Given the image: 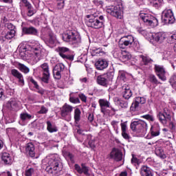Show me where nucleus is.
<instances>
[{"label": "nucleus", "mask_w": 176, "mask_h": 176, "mask_svg": "<svg viewBox=\"0 0 176 176\" xmlns=\"http://www.w3.org/2000/svg\"><path fill=\"white\" fill-rule=\"evenodd\" d=\"M46 50L41 46L32 47L30 52H28L26 58L30 64H36L38 61H41L45 57Z\"/></svg>", "instance_id": "obj_1"}, {"label": "nucleus", "mask_w": 176, "mask_h": 176, "mask_svg": "<svg viewBox=\"0 0 176 176\" xmlns=\"http://www.w3.org/2000/svg\"><path fill=\"white\" fill-rule=\"evenodd\" d=\"M46 162L48 166L46 167L45 170L49 174H53L54 171L58 173L63 168L60 157L57 154H52L47 157Z\"/></svg>", "instance_id": "obj_2"}, {"label": "nucleus", "mask_w": 176, "mask_h": 176, "mask_svg": "<svg viewBox=\"0 0 176 176\" xmlns=\"http://www.w3.org/2000/svg\"><path fill=\"white\" fill-rule=\"evenodd\" d=\"M87 19V25L91 27V28H95L98 30L104 27V16L100 15L98 12H95L86 16Z\"/></svg>", "instance_id": "obj_3"}, {"label": "nucleus", "mask_w": 176, "mask_h": 176, "mask_svg": "<svg viewBox=\"0 0 176 176\" xmlns=\"http://www.w3.org/2000/svg\"><path fill=\"white\" fill-rule=\"evenodd\" d=\"M131 129L134 133L144 135L148 131V124L144 120L133 121L131 123Z\"/></svg>", "instance_id": "obj_4"}, {"label": "nucleus", "mask_w": 176, "mask_h": 176, "mask_svg": "<svg viewBox=\"0 0 176 176\" xmlns=\"http://www.w3.org/2000/svg\"><path fill=\"white\" fill-rule=\"evenodd\" d=\"M62 38L65 42H72V43H80L81 42L80 35L76 32L64 33Z\"/></svg>", "instance_id": "obj_5"}, {"label": "nucleus", "mask_w": 176, "mask_h": 176, "mask_svg": "<svg viewBox=\"0 0 176 176\" xmlns=\"http://www.w3.org/2000/svg\"><path fill=\"white\" fill-rule=\"evenodd\" d=\"M140 19L144 21L147 25L150 27H157L159 25V21L156 17L151 15V14L141 13L140 14Z\"/></svg>", "instance_id": "obj_6"}, {"label": "nucleus", "mask_w": 176, "mask_h": 176, "mask_svg": "<svg viewBox=\"0 0 176 176\" xmlns=\"http://www.w3.org/2000/svg\"><path fill=\"white\" fill-rule=\"evenodd\" d=\"M107 13L116 17V19H123V8L120 6H111L107 8Z\"/></svg>", "instance_id": "obj_7"}, {"label": "nucleus", "mask_w": 176, "mask_h": 176, "mask_svg": "<svg viewBox=\"0 0 176 176\" xmlns=\"http://www.w3.org/2000/svg\"><path fill=\"white\" fill-rule=\"evenodd\" d=\"M162 21L164 24H174L175 21V17H174V13L171 10H165L162 12Z\"/></svg>", "instance_id": "obj_8"}, {"label": "nucleus", "mask_w": 176, "mask_h": 176, "mask_svg": "<svg viewBox=\"0 0 176 176\" xmlns=\"http://www.w3.org/2000/svg\"><path fill=\"white\" fill-rule=\"evenodd\" d=\"M157 117L162 124H167V122L171 120V111L166 107L163 111H158Z\"/></svg>", "instance_id": "obj_9"}, {"label": "nucleus", "mask_w": 176, "mask_h": 176, "mask_svg": "<svg viewBox=\"0 0 176 176\" xmlns=\"http://www.w3.org/2000/svg\"><path fill=\"white\" fill-rule=\"evenodd\" d=\"M134 43V37L131 35L122 37L118 43L120 49H126V46H131Z\"/></svg>", "instance_id": "obj_10"}, {"label": "nucleus", "mask_w": 176, "mask_h": 176, "mask_svg": "<svg viewBox=\"0 0 176 176\" xmlns=\"http://www.w3.org/2000/svg\"><path fill=\"white\" fill-rule=\"evenodd\" d=\"M72 111H74V107L65 103L60 110V115L62 118L65 119L67 120V121L71 120V113H72Z\"/></svg>", "instance_id": "obj_11"}, {"label": "nucleus", "mask_w": 176, "mask_h": 176, "mask_svg": "<svg viewBox=\"0 0 176 176\" xmlns=\"http://www.w3.org/2000/svg\"><path fill=\"white\" fill-rule=\"evenodd\" d=\"M40 67L42 69L43 72L41 80L44 82V83H49V79H50V70H49V64L44 63Z\"/></svg>", "instance_id": "obj_12"}, {"label": "nucleus", "mask_w": 176, "mask_h": 176, "mask_svg": "<svg viewBox=\"0 0 176 176\" xmlns=\"http://www.w3.org/2000/svg\"><path fill=\"white\" fill-rule=\"evenodd\" d=\"M65 69V66L63 64L59 63L56 65L53 69V76L54 79L56 80H60L61 79V76L63 75V72Z\"/></svg>", "instance_id": "obj_13"}, {"label": "nucleus", "mask_w": 176, "mask_h": 176, "mask_svg": "<svg viewBox=\"0 0 176 176\" xmlns=\"http://www.w3.org/2000/svg\"><path fill=\"white\" fill-rule=\"evenodd\" d=\"M108 76L109 79L113 78V72H107L106 74L98 76L97 78V82L100 86H108Z\"/></svg>", "instance_id": "obj_14"}, {"label": "nucleus", "mask_w": 176, "mask_h": 176, "mask_svg": "<svg viewBox=\"0 0 176 176\" xmlns=\"http://www.w3.org/2000/svg\"><path fill=\"white\" fill-rule=\"evenodd\" d=\"M154 69L155 71L156 75L161 80H166L167 78L166 77V70L163 66L160 65H155Z\"/></svg>", "instance_id": "obj_15"}, {"label": "nucleus", "mask_w": 176, "mask_h": 176, "mask_svg": "<svg viewBox=\"0 0 176 176\" xmlns=\"http://www.w3.org/2000/svg\"><path fill=\"white\" fill-rule=\"evenodd\" d=\"M151 39L157 43H163L166 39V34L164 32L153 33L151 35Z\"/></svg>", "instance_id": "obj_16"}, {"label": "nucleus", "mask_w": 176, "mask_h": 176, "mask_svg": "<svg viewBox=\"0 0 176 176\" xmlns=\"http://www.w3.org/2000/svg\"><path fill=\"white\" fill-rule=\"evenodd\" d=\"M110 157L116 162H120L123 159V153L120 150L114 148L110 153Z\"/></svg>", "instance_id": "obj_17"}, {"label": "nucleus", "mask_w": 176, "mask_h": 176, "mask_svg": "<svg viewBox=\"0 0 176 176\" xmlns=\"http://www.w3.org/2000/svg\"><path fill=\"white\" fill-rule=\"evenodd\" d=\"M56 52H58L59 56H60L62 58H65L66 60H71V56L67 55V53L69 52V48L66 47H58L56 49Z\"/></svg>", "instance_id": "obj_18"}, {"label": "nucleus", "mask_w": 176, "mask_h": 176, "mask_svg": "<svg viewBox=\"0 0 176 176\" xmlns=\"http://www.w3.org/2000/svg\"><path fill=\"white\" fill-rule=\"evenodd\" d=\"M98 103L100 107V111L103 115H105L107 113V108H111V103L105 99H100Z\"/></svg>", "instance_id": "obj_19"}, {"label": "nucleus", "mask_w": 176, "mask_h": 176, "mask_svg": "<svg viewBox=\"0 0 176 176\" xmlns=\"http://www.w3.org/2000/svg\"><path fill=\"white\" fill-rule=\"evenodd\" d=\"M121 126V135L122 137L126 140H130V135L127 133V121L122 122Z\"/></svg>", "instance_id": "obj_20"}, {"label": "nucleus", "mask_w": 176, "mask_h": 176, "mask_svg": "<svg viewBox=\"0 0 176 176\" xmlns=\"http://www.w3.org/2000/svg\"><path fill=\"white\" fill-rule=\"evenodd\" d=\"M95 66L96 69H99V71H102V69H105L108 67V61L105 59L100 58L95 63Z\"/></svg>", "instance_id": "obj_21"}, {"label": "nucleus", "mask_w": 176, "mask_h": 176, "mask_svg": "<svg viewBox=\"0 0 176 176\" xmlns=\"http://www.w3.org/2000/svg\"><path fill=\"white\" fill-rule=\"evenodd\" d=\"M122 96L125 100H130L133 96V92L130 89V87L127 85H125L122 87Z\"/></svg>", "instance_id": "obj_22"}, {"label": "nucleus", "mask_w": 176, "mask_h": 176, "mask_svg": "<svg viewBox=\"0 0 176 176\" xmlns=\"http://www.w3.org/2000/svg\"><path fill=\"white\" fill-rule=\"evenodd\" d=\"M11 75H12L14 78H16V79H18L21 85H24V77L23 76V74L20 72H19V70L16 69H11Z\"/></svg>", "instance_id": "obj_23"}, {"label": "nucleus", "mask_w": 176, "mask_h": 176, "mask_svg": "<svg viewBox=\"0 0 176 176\" xmlns=\"http://www.w3.org/2000/svg\"><path fill=\"white\" fill-rule=\"evenodd\" d=\"M25 151L30 155V157H35V146L32 143H28L26 145Z\"/></svg>", "instance_id": "obj_24"}, {"label": "nucleus", "mask_w": 176, "mask_h": 176, "mask_svg": "<svg viewBox=\"0 0 176 176\" xmlns=\"http://www.w3.org/2000/svg\"><path fill=\"white\" fill-rule=\"evenodd\" d=\"M23 32L27 35H38V30L34 27L23 28Z\"/></svg>", "instance_id": "obj_25"}, {"label": "nucleus", "mask_w": 176, "mask_h": 176, "mask_svg": "<svg viewBox=\"0 0 176 176\" xmlns=\"http://www.w3.org/2000/svg\"><path fill=\"white\" fill-rule=\"evenodd\" d=\"M140 174L142 176H153V174H152V170H151V168L146 166H142L140 169Z\"/></svg>", "instance_id": "obj_26"}, {"label": "nucleus", "mask_w": 176, "mask_h": 176, "mask_svg": "<svg viewBox=\"0 0 176 176\" xmlns=\"http://www.w3.org/2000/svg\"><path fill=\"white\" fill-rule=\"evenodd\" d=\"M1 160L5 164H10V163H12V157H10V154L8 153H3L2 154Z\"/></svg>", "instance_id": "obj_27"}, {"label": "nucleus", "mask_w": 176, "mask_h": 176, "mask_svg": "<svg viewBox=\"0 0 176 176\" xmlns=\"http://www.w3.org/2000/svg\"><path fill=\"white\" fill-rule=\"evenodd\" d=\"M131 58V54H130V52L126 50L121 52L120 59L122 60V61H128V60H130Z\"/></svg>", "instance_id": "obj_28"}, {"label": "nucleus", "mask_w": 176, "mask_h": 176, "mask_svg": "<svg viewBox=\"0 0 176 176\" xmlns=\"http://www.w3.org/2000/svg\"><path fill=\"white\" fill-rule=\"evenodd\" d=\"M8 105H10V108L12 109H16V108H19L20 102L16 98H12L8 102Z\"/></svg>", "instance_id": "obj_29"}, {"label": "nucleus", "mask_w": 176, "mask_h": 176, "mask_svg": "<svg viewBox=\"0 0 176 176\" xmlns=\"http://www.w3.org/2000/svg\"><path fill=\"white\" fill-rule=\"evenodd\" d=\"M17 67L19 71H21V72H23V74H28V72H30V68L24 64L19 63L17 64Z\"/></svg>", "instance_id": "obj_30"}, {"label": "nucleus", "mask_w": 176, "mask_h": 176, "mask_svg": "<svg viewBox=\"0 0 176 176\" xmlns=\"http://www.w3.org/2000/svg\"><path fill=\"white\" fill-rule=\"evenodd\" d=\"M116 101L121 108H128L129 107V102L128 101H124L122 100L120 98H116Z\"/></svg>", "instance_id": "obj_31"}, {"label": "nucleus", "mask_w": 176, "mask_h": 176, "mask_svg": "<svg viewBox=\"0 0 176 176\" xmlns=\"http://www.w3.org/2000/svg\"><path fill=\"white\" fill-rule=\"evenodd\" d=\"M82 112L79 108H76L74 110V120L76 123H78L80 120V115Z\"/></svg>", "instance_id": "obj_32"}, {"label": "nucleus", "mask_w": 176, "mask_h": 176, "mask_svg": "<svg viewBox=\"0 0 176 176\" xmlns=\"http://www.w3.org/2000/svg\"><path fill=\"white\" fill-rule=\"evenodd\" d=\"M148 2L152 5V6H154V8H159L163 2V0H148Z\"/></svg>", "instance_id": "obj_33"}, {"label": "nucleus", "mask_w": 176, "mask_h": 176, "mask_svg": "<svg viewBox=\"0 0 176 176\" xmlns=\"http://www.w3.org/2000/svg\"><path fill=\"white\" fill-rule=\"evenodd\" d=\"M155 153L157 156H159L161 159H166V154H164V151H163V149L158 148L156 149Z\"/></svg>", "instance_id": "obj_34"}, {"label": "nucleus", "mask_w": 176, "mask_h": 176, "mask_svg": "<svg viewBox=\"0 0 176 176\" xmlns=\"http://www.w3.org/2000/svg\"><path fill=\"white\" fill-rule=\"evenodd\" d=\"M20 118L21 120H30V119L32 118V116L28 113H22L20 115Z\"/></svg>", "instance_id": "obj_35"}, {"label": "nucleus", "mask_w": 176, "mask_h": 176, "mask_svg": "<svg viewBox=\"0 0 176 176\" xmlns=\"http://www.w3.org/2000/svg\"><path fill=\"white\" fill-rule=\"evenodd\" d=\"M47 129L48 131H50V133H54L57 131V129L53 127V125L52 124V122H50V121L47 122Z\"/></svg>", "instance_id": "obj_36"}, {"label": "nucleus", "mask_w": 176, "mask_h": 176, "mask_svg": "<svg viewBox=\"0 0 176 176\" xmlns=\"http://www.w3.org/2000/svg\"><path fill=\"white\" fill-rule=\"evenodd\" d=\"M16 35V31H8L6 34V39H12V38H14Z\"/></svg>", "instance_id": "obj_37"}, {"label": "nucleus", "mask_w": 176, "mask_h": 176, "mask_svg": "<svg viewBox=\"0 0 176 176\" xmlns=\"http://www.w3.org/2000/svg\"><path fill=\"white\" fill-rule=\"evenodd\" d=\"M135 101L138 102V104L140 105V104H145L146 102V100L144 97H136L135 99Z\"/></svg>", "instance_id": "obj_38"}, {"label": "nucleus", "mask_w": 176, "mask_h": 176, "mask_svg": "<svg viewBox=\"0 0 176 176\" xmlns=\"http://www.w3.org/2000/svg\"><path fill=\"white\" fill-rule=\"evenodd\" d=\"M49 43H51V45H53L54 42H56V35L53 33H50L49 34V38H48Z\"/></svg>", "instance_id": "obj_39"}, {"label": "nucleus", "mask_w": 176, "mask_h": 176, "mask_svg": "<svg viewBox=\"0 0 176 176\" xmlns=\"http://www.w3.org/2000/svg\"><path fill=\"white\" fill-rule=\"evenodd\" d=\"M151 135L153 137H157V135H160V129L158 128L157 131H155V127H151Z\"/></svg>", "instance_id": "obj_40"}, {"label": "nucleus", "mask_w": 176, "mask_h": 176, "mask_svg": "<svg viewBox=\"0 0 176 176\" xmlns=\"http://www.w3.org/2000/svg\"><path fill=\"white\" fill-rule=\"evenodd\" d=\"M21 3L24 5L25 8H27V9H31V7L32 6L28 0H21Z\"/></svg>", "instance_id": "obj_41"}, {"label": "nucleus", "mask_w": 176, "mask_h": 176, "mask_svg": "<svg viewBox=\"0 0 176 176\" xmlns=\"http://www.w3.org/2000/svg\"><path fill=\"white\" fill-rule=\"evenodd\" d=\"M141 58H142V60L144 65L149 64V63H151V61H152V59L148 56H141Z\"/></svg>", "instance_id": "obj_42"}, {"label": "nucleus", "mask_w": 176, "mask_h": 176, "mask_svg": "<svg viewBox=\"0 0 176 176\" xmlns=\"http://www.w3.org/2000/svg\"><path fill=\"white\" fill-rule=\"evenodd\" d=\"M140 108V104L135 100V102L132 103L131 107V111H138Z\"/></svg>", "instance_id": "obj_43"}, {"label": "nucleus", "mask_w": 176, "mask_h": 176, "mask_svg": "<svg viewBox=\"0 0 176 176\" xmlns=\"http://www.w3.org/2000/svg\"><path fill=\"white\" fill-rule=\"evenodd\" d=\"M82 171L85 175H89V167L86 166L85 164H81Z\"/></svg>", "instance_id": "obj_44"}, {"label": "nucleus", "mask_w": 176, "mask_h": 176, "mask_svg": "<svg viewBox=\"0 0 176 176\" xmlns=\"http://www.w3.org/2000/svg\"><path fill=\"white\" fill-rule=\"evenodd\" d=\"M150 82L152 83H155V85L159 84V81H157V78H156V76L153 74H151L149 76Z\"/></svg>", "instance_id": "obj_45"}, {"label": "nucleus", "mask_w": 176, "mask_h": 176, "mask_svg": "<svg viewBox=\"0 0 176 176\" xmlns=\"http://www.w3.org/2000/svg\"><path fill=\"white\" fill-rule=\"evenodd\" d=\"M142 118H143V119H146V120H150L151 122L155 121V118L153 117V116L149 114L142 116Z\"/></svg>", "instance_id": "obj_46"}, {"label": "nucleus", "mask_w": 176, "mask_h": 176, "mask_svg": "<svg viewBox=\"0 0 176 176\" xmlns=\"http://www.w3.org/2000/svg\"><path fill=\"white\" fill-rule=\"evenodd\" d=\"M6 27L8 28V30H9V31H16V27L12 23H7Z\"/></svg>", "instance_id": "obj_47"}, {"label": "nucleus", "mask_w": 176, "mask_h": 176, "mask_svg": "<svg viewBox=\"0 0 176 176\" xmlns=\"http://www.w3.org/2000/svg\"><path fill=\"white\" fill-rule=\"evenodd\" d=\"M28 16H29V17H31V16H34V14H35V11H34V8L32 6H30V8H28Z\"/></svg>", "instance_id": "obj_48"}, {"label": "nucleus", "mask_w": 176, "mask_h": 176, "mask_svg": "<svg viewBox=\"0 0 176 176\" xmlns=\"http://www.w3.org/2000/svg\"><path fill=\"white\" fill-rule=\"evenodd\" d=\"M58 3H57V8L58 9H63L64 8V0H57Z\"/></svg>", "instance_id": "obj_49"}, {"label": "nucleus", "mask_w": 176, "mask_h": 176, "mask_svg": "<svg viewBox=\"0 0 176 176\" xmlns=\"http://www.w3.org/2000/svg\"><path fill=\"white\" fill-rule=\"evenodd\" d=\"M69 101L70 102H72V104H79L80 102V100H79V98H74V97H70Z\"/></svg>", "instance_id": "obj_50"}, {"label": "nucleus", "mask_w": 176, "mask_h": 176, "mask_svg": "<svg viewBox=\"0 0 176 176\" xmlns=\"http://www.w3.org/2000/svg\"><path fill=\"white\" fill-rule=\"evenodd\" d=\"M118 76L122 80H126V73L124 72L120 71Z\"/></svg>", "instance_id": "obj_51"}, {"label": "nucleus", "mask_w": 176, "mask_h": 176, "mask_svg": "<svg viewBox=\"0 0 176 176\" xmlns=\"http://www.w3.org/2000/svg\"><path fill=\"white\" fill-rule=\"evenodd\" d=\"M32 174H34V168H30L26 170L25 175H26V176H32Z\"/></svg>", "instance_id": "obj_52"}, {"label": "nucleus", "mask_w": 176, "mask_h": 176, "mask_svg": "<svg viewBox=\"0 0 176 176\" xmlns=\"http://www.w3.org/2000/svg\"><path fill=\"white\" fill-rule=\"evenodd\" d=\"M78 97H79V98H80L81 101H82L83 102H87V97H86L85 94H80L78 95Z\"/></svg>", "instance_id": "obj_53"}, {"label": "nucleus", "mask_w": 176, "mask_h": 176, "mask_svg": "<svg viewBox=\"0 0 176 176\" xmlns=\"http://www.w3.org/2000/svg\"><path fill=\"white\" fill-rule=\"evenodd\" d=\"M111 126H113V129H119V121L113 120L111 122Z\"/></svg>", "instance_id": "obj_54"}, {"label": "nucleus", "mask_w": 176, "mask_h": 176, "mask_svg": "<svg viewBox=\"0 0 176 176\" xmlns=\"http://www.w3.org/2000/svg\"><path fill=\"white\" fill-rule=\"evenodd\" d=\"M93 3H94V5H96V6H102L104 1H102V0H93Z\"/></svg>", "instance_id": "obj_55"}, {"label": "nucleus", "mask_w": 176, "mask_h": 176, "mask_svg": "<svg viewBox=\"0 0 176 176\" xmlns=\"http://www.w3.org/2000/svg\"><path fill=\"white\" fill-rule=\"evenodd\" d=\"M47 109L45 106H42L41 110L38 112L41 114L47 113Z\"/></svg>", "instance_id": "obj_56"}, {"label": "nucleus", "mask_w": 176, "mask_h": 176, "mask_svg": "<svg viewBox=\"0 0 176 176\" xmlns=\"http://www.w3.org/2000/svg\"><path fill=\"white\" fill-rule=\"evenodd\" d=\"M75 167V170H76V171L79 173V174H82V168H80V166L79 165H78V164H76L74 165Z\"/></svg>", "instance_id": "obj_57"}, {"label": "nucleus", "mask_w": 176, "mask_h": 176, "mask_svg": "<svg viewBox=\"0 0 176 176\" xmlns=\"http://www.w3.org/2000/svg\"><path fill=\"white\" fill-rule=\"evenodd\" d=\"M30 82L32 83L36 89H39V85H38V82L34 80V78H30Z\"/></svg>", "instance_id": "obj_58"}, {"label": "nucleus", "mask_w": 176, "mask_h": 176, "mask_svg": "<svg viewBox=\"0 0 176 176\" xmlns=\"http://www.w3.org/2000/svg\"><path fill=\"white\" fill-rule=\"evenodd\" d=\"M88 120L91 123L93 120H94V114L93 113H90L88 116Z\"/></svg>", "instance_id": "obj_59"}, {"label": "nucleus", "mask_w": 176, "mask_h": 176, "mask_svg": "<svg viewBox=\"0 0 176 176\" xmlns=\"http://www.w3.org/2000/svg\"><path fill=\"white\" fill-rule=\"evenodd\" d=\"M133 157L131 159V164H137L138 163L139 160L137 159V157H135L134 155H132Z\"/></svg>", "instance_id": "obj_60"}, {"label": "nucleus", "mask_w": 176, "mask_h": 176, "mask_svg": "<svg viewBox=\"0 0 176 176\" xmlns=\"http://www.w3.org/2000/svg\"><path fill=\"white\" fill-rule=\"evenodd\" d=\"M90 148H91L92 149L96 148V145L94 144V140H90L89 142H88Z\"/></svg>", "instance_id": "obj_61"}, {"label": "nucleus", "mask_w": 176, "mask_h": 176, "mask_svg": "<svg viewBox=\"0 0 176 176\" xmlns=\"http://www.w3.org/2000/svg\"><path fill=\"white\" fill-rule=\"evenodd\" d=\"M66 155L72 162L74 160V155L71 153H66Z\"/></svg>", "instance_id": "obj_62"}, {"label": "nucleus", "mask_w": 176, "mask_h": 176, "mask_svg": "<svg viewBox=\"0 0 176 176\" xmlns=\"http://www.w3.org/2000/svg\"><path fill=\"white\" fill-rule=\"evenodd\" d=\"M37 90H38L37 92L39 93V94H41V95L45 94V90L43 89L39 88L38 87V89H37Z\"/></svg>", "instance_id": "obj_63"}, {"label": "nucleus", "mask_w": 176, "mask_h": 176, "mask_svg": "<svg viewBox=\"0 0 176 176\" xmlns=\"http://www.w3.org/2000/svg\"><path fill=\"white\" fill-rule=\"evenodd\" d=\"M77 133L78 134H81L82 135H85V131L82 129H78Z\"/></svg>", "instance_id": "obj_64"}]
</instances>
